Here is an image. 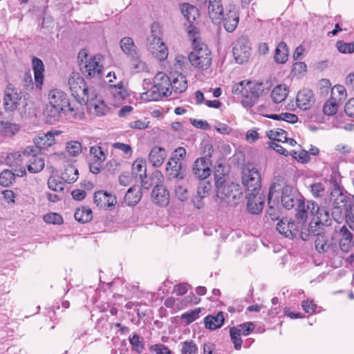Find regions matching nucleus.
Instances as JSON below:
<instances>
[{
    "label": "nucleus",
    "instance_id": "64",
    "mask_svg": "<svg viewBox=\"0 0 354 354\" xmlns=\"http://www.w3.org/2000/svg\"><path fill=\"white\" fill-rule=\"evenodd\" d=\"M196 299L197 297L194 295H187L176 304V307L178 310L183 309L192 303H197Z\"/></svg>",
    "mask_w": 354,
    "mask_h": 354
},
{
    "label": "nucleus",
    "instance_id": "42",
    "mask_svg": "<svg viewBox=\"0 0 354 354\" xmlns=\"http://www.w3.org/2000/svg\"><path fill=\"white\" fill-rule=\"evenodd\" d=\"M181 12L185 18L189 23H193L198 16V9L195 6L189 3L182 4Z\"/></svg>",
    "mask_w": 354,
    "mask_h": 354
},
{
    "label": "nucleus",
    "instance_id": "10",
    "mask_svg": "<svg viewBox=\"0 0 354 354\" xmlns=\"http://www.w3.org/2000/svg\"><path fill=\"white\" fill-rule=\"evenodd\" d=\"M106 152L98 145L92 146L89 149L88 166L90 171L94 174H99L103 168L106 159Z\"/></svg>",
    "mask_w": 354,
    "mask_h": 354
},
{
    "label": "nucleus",
    "instance_id": "56",
    "mask_svg": "<svg viewBox=\"0 0 354 354\" xmlns=\"http://www.w3.org/2000/svg\"><path fill=\"white\" fill-rule=\"evenodd\" d=\"M174 193L176 198L182 202L185 201L189 197V193L187 187L181 184L176 185Z\"/></svg>",
    "mask_w": 354,
    "mask_h": 354
},
{
    "label": "nucleus",
    "instance_id": "43",
    "mask_svg": "<svg viewBox=\"0 0 354 354\" xmlns=\"http://www.w3.org/2000/svg\"><path fill=\"white\" fill-rule=\"evenodd\" d=\"M288 50L287 48V45L285 42L281 41L276 50L274 54V60L276 62L279 64L285 63L288 59Z\"/></svg>",
    "mask_w": 354,
    "mask_h": 354
},
{
    "label": "nucleus",
    "instance_id": "32",
    "mask_svg": "<svg viewBox=\"0 0 354 354\" xmlns=\"http://www.w3.org/2000/svg\"><path fill=\"white\" fill-rule=\"evenodd\" d=\"M32 66L34 71L36 86L41 88L44 82V65L40 59L33 57L32 60Z\"/></svg>",
    "mask_w": 354,
    "mask_h": 354
},
{
    "label": "nucleus",
    "instance_id": "21",
    "mask_svg": "<svg viewBox=\"0 0 354 354\" xmlns=\"http://www.w3.org/2000/svg\"><path fill=\"white\" fill-rule=\"evenodd\" d=\"M319 207L317 203L312 201H308L306 204L303 201L299 202L297 207V217L301 221L306 220L310 216L315 218Z\"/></svg>",
    "mask_w": 354,
    "mask_h": 354
},
{
    "label": "nucleus",
    "instance_id": "37",
    "mask_svg": "<svg viewBox=\"0 0 354 354\" xmlns=\"http://www.w3.org/2000/svg\"><path fill=\"white\" fill-rule=\"evenodd\" d=\"M263 204L261 195H254L252 193V196H250L248 198L247 207L252 214H258L263 209Z\"/></svg>",
    "mask_w": 354,
    "mask_h": 354
},
{
    "label": "nucleus",
    "instance_id": "23",
    "mask_svg": "<svg viewBox=\"0 0 354 354\" xmlns=\"http://www.w3.org/2000/svg\"><path fill=\"white\" fill-rule=\"evenodd\" d=\"M94 203L100 208H109L117 203L116 198L106 192L98 191L93 196Z\"/></svg>",
    "mask_w": 354,
    "mask_h": 354
},
{
    "label": "nucleus",
    "instance_id": "31",
    "mask_svg": "<svg viewBox=\"0 0 354 354\" xmlns=\"http://www.w3.org/2000/svg\"><path fill=\"white\" fill-rule=\"evenodd\" d=\"M120 46L122 52L129 58L140 53V50L131 37H125L121 39Z\"/></svg>",
    "mask_w": 354,
    "mask_h": 354
},
{
    "label": "nucleus",
    "instance_id": "8",
    "mask_svg": "<svg viewBox=\"0 0 354 354\" xmlns=\"http://www.w3.org/2000/svg\"><path fill=\"white\" fill-rule=\"evenodd\" d=\"M241 195L240 186L236 183H225L216 188L217 198L228 204H236Z\"/></svg>",
    "mask_w": 354,
    "mask_h": 354
},
{
    "label": "nucleus",
    "instance_id": "5",
    "mask_svg": "<svg viewBox=\"0 0 354 354\" xmlns=\"http://www.w3.org/2000/svg\"><path fill=\"white\" fill-rule=\"evenodd\" d=\"M8 157H12L19 162L26 161L28 171L32 174L41 171L45 166L39 150L33 146H28L22 151L10 153Z\"/></svg>",
    "mask_w": 354,
    "mask_h": 354
},
{
    "label": "nucleus",
    "instance_id": "19",
    "mask_svg": "<svg viewBox=\"0 0 354 354\" xmlns=\"http://www.w3.org/2000/svg\"><path fill=\"white\" fill-rule=\"evenodd\" d=\"M305 229L302 228L301 231V237L303 240L306 241L308 239L309 232L306 233L304 231ZM316 236L315 239V244L316 250L319 252H326L329 250L330 248V245L329 243L328 237L326 236L324 234H321L317 231L315 234H313Z\"/></svg>",
    "mask_w": 354,
    "mask_h": 354
},
{
    "label": "nucleus",
    "instance_id": "7",
    "mask_svg": "<svg viewBox=\"0 0 354 354\" xmlns=\"http://www.w3.org/2000/svg\"><path fill=\"white\" fill-rule=\"evenodd\" d=\"M68 86L72 95L80 102H88L90 99V90L86 86L84 80L73 73L68 79Z\"/></svg>",
    "mask_w": 354,
    "mask_h": 354
},
{
    "label": "nucleus",
    "instance_id": "12",
    "mask_svg": "<svg viewBox=\"0 0 354 354\" xmlns=\"http://www.w3.org/2000/svg\"><path fill=\"white\" fill-rule=\"evenodd\" d=\"M232 53L236 63L242 64L247 62L251 54V48L247 39H238L234 43Z\"/></svg>",
    "mask_w": 354,
    "mask_h": 354
},
{
    "label": "nucleus",
    "instance_id": "61",
    "mask_svg": "<svg viewBox=\"0 0 354 354\" xmlns=\"http://www.w3.org/2000/svg\"><path fill=\"white\" fill-rule=\"evenodd\" d=\"M239 330L241 335L247 336L250 334L254 329V326L252 322H245L234 326Z\"/></svg>",
    "mask_w": 354,
    "mask_h": 354
},
{
    "label": "nucleus",
    "instance_id": "51",
    "mask_svg": "<svg viewBox=\"0 0 354 354\" xmlns=\"http://www.w3.org/2000/svg\"><path fill=\"white\" fill-rule=\"evenodd\" d=\"M277 230L281 234L284 235L286 237L292 238V234L290 232L288 220L281 219L277 224Z\"/></svg>",
    "mask_w": 354,
    "mask_h": 354
},
{
    "label": "nucleus",
    "instance_id": "16",
    "mask_svg": "<svg viewBox=\"0 0 354 354\" xmlns=\"http://www.w3.org/2000/svg\"><path fill=\"white\" fill-rule=\"evenodd\" d=\"M209 158L202 157L196 159L193 165L192 171L201 180L207 178L211 174Z\"/></svg>",
    "mask_w": 354,
    "mask_h": 354
},
{
    "label": "nucleus",
    "instance_id": "49",
    "mask_svg": "<svg viewBox=\"0 0 354 354\" xmlns=\"http://www.w3.org/2000/svg\"><path fill=\"white\" fill-rule=\"evenodd\" d=\"M15 179V175L10 170H3L0 174V185L3 187H8L12 184Z\"/></svg>",
    "mask_w": 354,
    "mask_h": 354
},
{
    "label": "nucleus",
    "instance_id": "36",
    "mask_svg": "<svg viewBox=\"0 0 354 354\" xmlns=\"http://www.w3.org/2000/svg\"><path fill=\"white\" fill-rule=\"evenodd\" d=\"M171 90L176 94L183 93L187 88V82L185 77L182 74H178L171 80Z\"/></svg>",
    "mask_w": 354,
    "mask_h": 354
},
{
    "label": "nucleus",
    "instance_id": "41",
    "mask_svg": "<svg viewBox=\"0 0 354 354\" xmlns=\"http://www.w3.org/2000/svg\"><path fill=\"white\" fill-rule=\"evenodd\" d=\"M130 65L136 73H148L149 71L147 63L140 58V53L130 57Z\"/></svg>",
    "mask_w": 354,
    "mask_h": 354
},
{
    "label": "nucleus",
    "instance_id": "9",
    "mask_svg": "<svg viewBox=\"0 0 354 354\" xmlns=\"http://www.w3.org/2000/svg\"><path fill=\"white\" fill-rule=\"evenodd\" d=\"M331 203V214L335 220L338 221L343 218L346 205V196L342 189H333L330 194Z\"/></svg>",
    "mask_w": 354,
    "mask_h": 354
},
{
    "label": "nucleus",
    "instance_id": "13",
    "mask_svg": "<svg viewBox=\"0 0 354 354\" xmlns=\"http://www.w3.org/2000/svg\"><path fill=\"white\" fill-rule=\"evenodd\" d=\"M23 103L21 93L11 86H8L5 90L3 97V106L8 112H12L17 110Z\"/></svg>",
    "mask_w": 354,
    "mask_h": 354
},
{
    "label": "nucleus",
    "instance_id": "52",
    "mask_svg": "<svg viewBox=\"0 0 354 354\" xmlns=\"http://www.w3.org/2000/svg\"><path fill=\"white\" fill-rule=\"evenodd\" d=\"M230 335L234 348L236 350H240L241 348L243 340L241 337V333H239L238 329L235 327H232L230 329Z\"/></svg>",
    "mask_w": 354,
    "mask_h": 354
},
{
    "label": "nucleus",
    "instance_id": "30",
    "mask_svg": "<svg viewBox=\"0 0 354 354\" xmlns=\"http://www.w3.org/2000/svg\"><path fill=\"white\" fill-rule=\"evenodd\" d=\"M182 162L176 161L174 159L168 160L166 167V173L170 178L183 179L184 174L181 171Z\"/></svg>",
    "mask_w": 354,
    "mask_h": 354
},
{
    "label": "nucleus",
    "instance_id": "62",
    "mask_svg": "<svg viewBox=\"0 0 354 354\" xmlns=\"http://www.w3.org/2000/svg\"><path fill=\"white\" fill-rule=\"evenodd\" d=\"M48 185L50 189L55 192H62L64 188V184L55 177H50L48 178Z\"/></svg>",
    "mask_w": 354,
    "mask_h": 354
},
{
    "label": "nucleus",
    "instance_id": "63",
    "mask_svg": "<svg viewBox=\"0 0 354 354\" xmlns=\"http://www.w3.org/2000/svg\"><path fill=\"white\" fill-rule=\"evenodd\" d=\"M211 184L209 182H201L197 188L196 195L205 198L211 189Z\"/></svg>",
    "mask_w": 354,
    "mask_h": 354
},
{
    "label": "nucleus",
    "instance_id": "35",
    "mask_svg": "<svg viewBox=\"0 0 354 354\" xmlns=\"http://www.w3.org/2000/svg\"><path fill=\"white\" fill-rule=\"evenodd\" d=\"M289 92L288 86L286 84H279L274 87L271 92V98L274 103H281L283 102Z\"/></svg>",
    "mask_w": 354,
    "mask_h": 354
},
{
    "label": "nucleus",
    "instance_id": "28",
    "mask_svg": "<svg viewBox=\"0 0 354 354\" xmlns=\"http://www.w3.org/2000/svg\"><path fill=\"white\" fill-rule=\"evenodd\" d=\"M151 197L155 203L160 206H166L169 203V193L162 185H156L152 190Z\"/></svg>",
    "mask_w": 354,
    "mask_h": 354
},
{
    "label": "nucleus",
    "instance_id": "20",
    "mask_svg": "<svg viewBox=\"0 0 354 354\" xmlns=\"http://www.w3.org/2000/svg\"><path fill=\"white\" fill-rule=\"evenodd\" d=\"M301 202L297 198L296 190L290 185H286L282 189L281 203L287 209H292L297 203Z\"/></svg>",
    "mask_w": 354,
    "mask_h": 354
},
{
    "label": "nucleus",
    "instance_id": "46",
    "mask_svg": "<svg viewBox=\"0 0 354 354\" xmlns=\"http://www.w3.org/2000/svg\"><path fill=\"white\" fill-rule=\"evenodd\" d=\"M65 149L68 155L76 157L82 152V144L78 141L71 140L66 142Z\"/></svg>",
    "mask_w": 354,
    "mask_h": 354
},
{
    "label": "nucleus",
    "instance_id": "15",
    "mask_svg": "<svg viewBox=\"0 0 354 354\" xmlns=\"http://www.w3.org/2000/svg\"><path fill=\"white\" fill-rule=\"evenodd\" d=\"M60 133L59 131H48L46 133H39L33 140L35 145V149H37L39 152L41 149H45L51 147L55 143V136Z\"/></svg>",
    "mask_w": 354,
    "mask_h": 354
},
{
    "label": "nucleus",
    "instance_id": "44",
    "mask_svg": "<svg viewBox=\"0 0 354 354\" xmlns=\"http://www.w3.org/2000/svg\"><path fill=\"white\" fill-rule=\"evenodd\" d=\"M75 218L78 222L84 223L92 219V211L90 208L82 207L77 208L74 214Z\"/></svg>",
    "mask_w": 354,
    "mask_h": 354
},
{
    "label": "nucleus",
    "instance_id": "6",
    "mask_svg": "<svg viewBox=\"0 0 354 354\" xmlns=\"http://www.w3.org/2000/svg\"><path fill=\"white\" fill-rule=\"evenodd\" d=\"M79 65L82 73L88 77H100L103 64L100 55L88 57L85 50H81L78 54Z\"/></svg>",
    "mask_w": 354,
    "mask_h": 354
},
{
    "label": "nucleus",
    "instance_id": "58",
    "mask_svg": "<svg viewBox=\"0 0 354 354\" xmlns=\"http://www.w3.org/2000/svg\"><path fill=\"white\" fill-rule=\"evenodd\" d=\"M274 185H272L270 187L269 190V194H268V204L270 205V208L268 210V214L270 217V218L273 221L277 220L279 218V212L271 205V198L274 192Z\"/></svg>",
    "mask_w": 354,
    "mask_h": 354
},
{
    "label": "nucleus",
    "instance_id": "11",
    "mask_svg": "<svg viewBox=\"0 0 354 354\" xmlns=\"http://www.w3.org/2000/svg\"><path fill=\"white\" fill-rule=\"evenodd\" d=\"M242 182L248 190H259L261 186V176L258 169L252 165L245 166L242 171Z\"/></svg>",
    "mask_w": 354,
    "mask_h": 354
},
{
    "label": "nucleus",
    "instance_id": "50",
    "mask_svg": "<svg viewBox=\"0 0 354 354\" xmlns=\"http://www.w3.org/2000/svg\"><path fill=\"white\" fill-rule=\"evenodd\" d=\"M338 103L339 102L334 98L330 97V99L326 102L323 107L324 114L328 115L335 114L338 109Z\"/></svg>",
    "mask_w": 354,
    "mask_h": 354
},
{
    "label": "nucleus",
    "instance_id": "38",
    "mask_svg": "<svg viewBox=\"0 0 354 354\" xmlns=\"http://www.w3.org/2000/svg\"><path fill=\"white\" fill-rule=\"evenodd\" d=\"M19 126L8 121H0V136L12 137L19 131Z\"/></svg>",
    "mask_w": 354,
    "mask_h": 354
},
{
    "label": "nucleus",
    "instance_id": "48",
    "mask_svg": "<svg viewBox=\"0 0 354 354\" xmlns=\"http://www.w3.org/2000/svg\"><path fill=\"white\" fill-rule=\"evenodd\" d=\"M268 118H271L277 120H283L288 123H295L298 120V117L292 113H281V114H271L266 115Z\"/></svg>",
    "mask_w": 354,
    "mask_h": 354
},
{
    "label": "nucleus",
    "instance_id": "29",
    "mask_svg": "<svg viewBox=\"0 0 354 354\" xmlns=\"http://www.w3.org/2000/svg\"><path fill=\"white\" fill-rule=\"evenodd\" d=\"M87 103L89 111L96 115H104L109 111V109L104 101L93 100V94L90 95V99Z\"/></svg>",
    "mask_w": 354,
    "mask_h": 354
},
{
    "label": "nucleus",
    "instance_id": "47",
    "mask_svg": "<svg viewBox=\"0 0 354 354\" xmlns=\"http://www.w3.org/2000/svg\"><path fill=\"white\" fill-rule=\"evenodd\" d=\"M347 96V92L345 87L340 84H337L331 89L330 97L334 98L338 102L343 101Z\"/></svg>",
    "mask_w": 354,
    "mask_h": 354
},
{
    "label": "nucleus",
    "instance_id": "26",
    "mask_svg": "<svg viewBox=\"0 0 354 354\" xmlns=\"http://www.w3.org/2000/svg\"><path fill=\"white\" fill-rule=\"evenodd\" d=\"M296 102L297 106L302 110L309 109L315 102L313 91L303 89L298 92Z\"/></svg>",
    "mask_w": 354,
    "mask_h": 354
},
{
    "label": "nucleus",
    "instance_id": "27",
    "mask_svg": "<svg viewBox=\"0 0 354 354\" xmlns=\"http://www.w3.org/2000/svg\"><path fill=\"white\" fill-rule=\"evenodd\" d=\"M167 151L165 148L155 146L150 151L148 160L154 167H160L167 158Z\"/></svg>",
    "mask_w": 354,
    "mask_h": 354
},
{
    "label": "nucleus",
    "instance_id": "54",
    "mask_svg": "<svg viewBox=\"0 0 354 354\" xmlns=\"http://www.w3.org/2000/svg\"><path fill=\"white\" fill-rule=\"evenodd\" d=\"M129 340L133 351L138 353H141L142 352L144 349V344L140 339V337L137 334L134 333L130 336Z\"/></svg>",
    "mask_w": 354,
    "mask_h": 354
},
{
    "label": "nucleus",
    "instance_id": "59",
    "mask_svg": "<svg viewBox=\"0 0 354 354\" xmlns=\"http://www.w3.org/2000/svg\"><path fill=\"white\" fill-rule=\"evenodd\" d=\"M201 313L200 308H195L193 310L187 312L183 313L181 315L182 319H183L187 324L193 322L196 319H197L199 317V313Z\"/></svg>",
    "mask_w": 354,
    "mask_h": 354
},
{
    "label": "nucleus",
    "instance_id": "18",
    "mask_svg": "<svg viewBox=\"0 0 354 354\" xmlns=\"http://www.w3.org/2000/svg\"><path fill=\"white\" fill-rule=\"evenodd\" d=\"M165 44L162 40V30L158 23H153L151 26V35L147 38V48L149 52H154V49Z\"/></svg>",
    "mask_w": 354,
    "mask_h": 354
},
{
    "label": "nucleus",
    "instance_id": "3",
    "mask_svg": "<svg viewBox=\"0 0 354 354\" xmlns=\"http://www.w3.org/2000/svg\"><path fill=\"white\" fill-rule=\"evenodd\" d=\"M188 34L192 39L193 50L188 56L191 64L201 70L209 68L212 64V53L207 46L201 42L198 38L195 37L197 34V29L191 27Z\"/></svg>",
    "mask_w": 354,
    "mask_h": 354
},
{
    "label": "nucleus",
    "instance_id": "40",
    "mask_svg": "<svg viewBox=\"0 0 354 354\" xmlns=\"http://www.w3.org/2000/svg\"><path fill=\"white\" fill-rule=\"evenodd\" d=\"M132 173L139 176L142 181V186L145 187L143 179L147 177V165L145 160L142 158L136 159L132 165Z\"/></svg>",
    "mask_w": 354,
    "mask_h": 354
},
{
    "label": "nucleus",
    "instance_id": "2",
    "mask_svg": "<svg viewBox=\"0 0 354 354\" xmlns=\"http://www.w3.org/2000/svg\"><path fill=\"white\" fill-rule=\"evenodd\" d=\"M154 84L151 86V81L148 79L143 80V88L146 91L140 94V98L145 102L157 101L163 97L172 93L171 90V79L164 73H158L154 77Z\"/></svg>",
    "mask_w": 354,
    "mask_h": 354
},
{
    "label": "nucleus",
    "instance_id": "22",
    "mask_svg": "<svg viewBox=\"0 0 354 354\" xmlns=\"http://www.w3.org/2000/svg\"><path fill=\"white\" fill-rule=\"evenodd\" d=\"M225 12L221 0H209L208 15L214 24L221 23Z\"/></svg>",
    "mask_w": 354,
    "mask_h": 354
},
{
    "label": "nucleus",
    "instance_id": "25",
    "mask_svg": "<svg viewBox=\"0 0 354 354\" xmlns=\"http://www.w3.org/2000/svg\"><path fill=\"white\" fill-rule=\"evenodd\" d=\"M330 214L325 208L319 207V210L316 212L315 218L312 221L308 228L309 234H315L317 230L315 229L317 226L320 225H328L329 221Z\"/></svg>",
    "mask_w": 354,
    "mask_h": 354
},
{
    "label": "nucleus",
    "instance_id": "24",
    "mask_svg": "<svg viewBox=\"0 0 354 354\" xmlns=\"http://www.w3.org/2000/svg\"><path fill=\"white\" fill-rule=\"evenodd\" d=\"M108 89L115 104H121L129 96V91L122 81L116 84H110Z\"/></svg>",
    "mask_w": 354,
    "mask_h": 354
},
{
    "label": "nucleus",
    "instance_id": "1",
    "mask_svg": "<svg viewBox=\"0 0 354 354\" xmlns=\"http://www.w3.org/2000/svg\"><path fill=\"white\" fill-rule=\"evenodd\" d=\"M48 102L44 110V115L50 123L57 121L62 113H69L75 111V109L69 102V99L63 91L51 89L48 95Z\"/></svg>",
    "mask_w": 354,
    "mask_h": 354
},
{
    "label": "nucleus",
    "instance_id": "60",
    "mask_svg": "<svg viewBox=\"0 0 354 354\" xmlns=\"http://www.w3.org/2000/svg\"><path fill=\"white\" fill-rule=\"evenodd\" d=\"M336 46L342 53H353L354 52V44L352 42L346 43L342 41H338L336 43Z\"/></svg>",
    "mask_w": 354,
    "mask_h": 354
},
{
    "label": "nucleus",
    "instance_id": "4",
    "mask_svg": "<svg viewBox=\"0 0 354 354\" xmlns=\"http://www.w3.org/2000/svg\"><path fill=\"white\" fill-rule=\"evenodd\" d=\"M263 89V83L241 81L232 86V92L234 95L241 96L243 106L250 109L257 103Z\"/></svg>",
    "mask_w": 354,
    "mask_h": 354
},
{
    "label": "nucleus",
    "instance_id": "45",
    "mask_svg": "<svg viewBox=\"0 0 354 354\" xmlns=\"http://www.w3.org/2000/svg\"><path fill=\"white\" fill-rule=\"evenodd\" d=\"M78 170L74 166L67 167L62 174V179L68 183H73L78 178Z\"/></svg>",
    "mask_w": 354,
    "mask_h": 354
},
{
    "label": "nucleus",
    "instance_id": "55",
    "mask_svg": "<svg viewBox=\"0 0 354 354\" xmlns=\"http://www.w3.org/2000/svg\"><path fill=\"white\" fill-rule=\"evenodd\" d=\"M268 136L270 140L282 142L286 139L287 133L281 129H277V130H270L268 133Z\"/></svg>",
    "mask_w": 354,
    "mask_h": 354
},
{
    "label": "nucleus",
    "instance_id": "39",
    "mask_svg": "<svg viewBox=\"0 0 354 354\" xmlns=\"http://www.w3.org/2000/svg\"><path fill=\"white\" fill-rule=\"evenodd\" d=\"M141 189L138 186H133L129 188L125 195L124 201L128 205H135L141 199Z\"/></svg>",
    "mask_w": 354,
    "mask_h": 354
},
{
    "label": "nucleus",
    "instance_id": "33",
    "mask_svg": "<svg viewBox=\"0 0 354 354\" xmlns=\"http://www.w3.org/2000/svg\"><path fill=\"white\" fill-rule=\"evenodd\" d=\"M341 238L339 240V248L345 252H348L352 248L353 236L351 232L346 226H343L339 232Z\"/></svg>",
    "mask_w": 354,
    "mask_h": 354
},
{
    "label": "nucleus",
    "instance_id": "53",
    "mask_svg": "<svg viewBox=\"0 0 354 354\" xmlns=\"http://www.w3.org/2000/svg\"><path fill=\"white\" fill-rule=\"evenodd\" d=\"M181 354H197L198 347L192 340L185 341L180 343Z\"/></svg>",
    "mask_w": 354,
    "mask_h": 354
},
{
    "label": "nucleus",
    "instance_id": "57",
    "mask_svg": "<svg viewBox=\"0 0 354 354\" xmlns=\"http://www.w3.org/2000/svg\"><path fill=\"white\" fill-rule=\"evenodd\" d=\"M154 52H150L151 55L159 61H164L168 57V50L165 44L160 45V47L156 48Z\"/></svg>",
    "mask_w": 354,
    "mask_h": 354
},
{
    "label": "nucleus",
    "instance_id": "17",
    "mask_svg": "<svg viewBox=\"0 0 354 354\" xmlns=\"http://www.w3.org/2000/svg\"><path fill=\"white\" fill-rule=\"evenodd\" d=\"M165 44L162 40V30L158 23H153L151 26V35L147 38V48L149 52H154V49Z\"/></svg>",
    "mask_w": 354,
    "mask_h": 354
},
{
    "label": "nucleus",
    "instance_id": "14",
    "mask_svg": "<svg viewBox=\"0 0 354 354\" xmlns=\"http://www.w3.org/2000/svg\"><path fill=\"white\" fill-rule=\"evenodd\" d=\"M239 21V16L236 8L234 6L227 8L221 21L226 31L232 32L237 27Z\"/></svg>",
    "mask_w": 354,
    "mask_h": 354
},
{
    "label": "nucleus",
    "instance_id": "34",
    "mask_svg": "<svg viewBox=\"0 0 354 354\" xmlns=\"http://www.w3.org/2000/svg\"><path fill=\"white\" fill-rule=\"evenodd\" d=\"M223 312H218L216 315H207L204 319L205 327L210 330L221 328L224 323Z\"/></svg>",
    "mask_w": 354,
    "mask_h": 354
}]
</instances>
